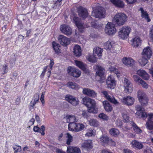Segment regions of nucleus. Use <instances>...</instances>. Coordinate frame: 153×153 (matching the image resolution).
<instances>
[{"instance_id": "f257e3e1", "label": "nucleus", "mask_w": 153, "mask_h": 153, "mask_svg": "<svg viewBox=\"0 0 153 153\" xmlns=\"http://www.w3.org/2000/svg\"><path fill=\"white\" fill-rule=\"evenodd\" d=\"M137 111L136 114L143 118L148 117V121L146 123V127L150 130L153 129V114H150L147 115L146 113L144 112V109L139 105L136 107Z\"/></svg>"}, {"instance_id": "f03ea898", "label": "nucleus", "mask_w": 153, "mask_h": 153, "mask_svg": "<svg viewBox=\"0 0 153 153\" xmlns=\"http://www.w3.org/2000/svg\"><path fill=\"white\" fill-rule=\"evenodd\" d=\"M82 103L88 108L89 113L96 114L98 112V108L96 106V102L93 99L85 97L82 100Z\"/></svg>"}, {"instance_id": "7ed1b4c3", "label": "nucleus", "mask_w": 153, "mask_h": 153, "mask_svg": "<svg viewBox=\"0 0 153 153\" xmlns=\"http://www.w3.org/2000/svg\"><path fill=\"white\" fill-rule=\"evenodd\" d=\"M127 16L123 13H118L114 16L113 21L118 26L123 25L127 20Z\"/></svg>"}, {"instance_id": "20e7f679", "label": "nucleus", "mask_w": 153, "mask_h": 153, "mask_svg": "<svg viewBox=\"0 0 153 153\" xmlns=\"http://www.w3.org/2000/svg\"><path fill=\"white\" fill-rule=\"evenodd\" d=\"M130 27L128 26H124L119 29L118 32L119 37L123 39H125L127 38L129 36L131 30Z\"/></svg>"}, {"instance_id": "39448f33", "label": "nucleus", "mask_w": 153, "mask_h": 153, "mask_svg": "<svg viewBox=\"0 0 153 153\" xmlns=\"http://www.w3.org/2000/svg\"><path fill=\"white\" fill-rule=\"evenodd\" d=\"M95 68L97 70L96 72V79L100 83H102L105 79L103 76L105 72V69L103 68L99 65L95 66Z\"/></svg>"}, {"instance_id": "423d86ee", "label": "nucleus", "mask_w": 153, "mask_h": 153, "mask_svg": "<svg viewBox=\"0 0 153 153\" xmlns=\"http://www.w3.org/2000/svg\"><path fill=\"white\" fill-rule=\"evenodd\" d=\"M74 23L78 27L79 31L81 32L83 31V29L88 27V26L85 24L79 18L74 16L73 18Z\"/></svg>"}, {"instance_id": "0eeeda50", "label": "nucleus", "mask_w": 153, "mask_h": 153, "mask_svg": "<svg viewBox=\"0 0 153 153\" xmlns=\"http://www.w3.org/2000/svg\"><path fill=\"white\" fill-rule=\"evenodd\" d=\"M105 13L104 8L100 7H97L95 10L93 8V11L92 12V16L96 18H102Z\"/></svg>"}, {"instance_id": "6e6552de", "label": "nucleus", "mask_w": 153, "mask_h": 153, "mask_svg": "<svg viewBox=\"0 0 153 153\" xmlns=\"http://www.w3.org/2000/svg\"><path fill=\"white\" fill-rule=\"evenodd\" d=\"M105 30V33L109 35L114 34L117 30L115 25L110 22H108L106 25Z\"/></svg>"}, {"instance_id": "1a4fd4ad", "label": "nucleus", "mask_w": 153, "mask_h": 153, "mask_svg": "<svg viewBox=\"0 0 153 153\" xmlns=\"http://www.w3.org/2000/svg\"><path fill=\"white\" fill-rule=\"evenodd\" d=\"M116 82L111 76H109L106 80V87L108 89H113L116 86Z\"/></svg>"}, {"instance_id": "9d476101", "label": "nucleus", "mask_w": 153, "mask_h": 153, "mask_svg": "<svg viewBox=\"0 0 153 153\" xmlns=\"http://www.w3.org/2000/svg\"><path fill=\"white\" fill-rule=\"evenodd\" d=\"M121 102L123 104L128 106L132 105L134 103V98L130 96L123 97L120 99Z\"/></svg>"}, {"instance_id": "9b49d317", "label": "nucleus", "mask_w": 153, "mask_h": 153, "mask_svg": "<svg viewBox=\"0 0 153 153\" xmlns=\"http://www.w3.org/2000/svg\"><path fill=\"white\" fill-rule=\"evenodd\" d=\"M65 100L74 106H76L79 104L78 99L71 95L68 94L65 96Z\"/></svg>"}, {"instance_id": "f8f14e48", "label": "nucleus", "mask_w": 153, "mask_h": 153, "mask_svg": "<svg viewBox=\"0 0 153 153\" xmlns=\"http://www.w3.org/2000/svg\"><path fill=\"white\" fill-rule=\"evenodd\" d=\"M123 85L126 93H131L132 90V84L128 79L125 78L123 80Z\"/></svg>"}, {"instance_id": "ddd939ff", "label": "nucleus", "mask_w": 153, "mask_h": 153, "mask_svg": "<svg viewBox=\"0 0 153 153\" xmlns=\"http://www.w3.org/2000/svg\"><path fill=\"white\" fill-rule=\"evenodd\" d=\"M60 29L62 33L68 36L71 35L72 34V31L71 28L66 25H61Z\"/></svg>"}, {"instance_id": "4468645a", "label": "nucleus", "mask_w": 153, "mask_h": 153, "mask_svg": "<svg viewBox=\"0 0 153 153\" xmlns=\"http://www.w3.org/2000/svg\"><path fill=\"white\" fill-rule=\"evenodd\" d=\"M58 40L60 44L64 46H66L70 44V39L62 35L59 36Z\"/></svg>"}, {"instance_id": "2eb2a0df", "label": "nucleus", "mask_w": 153, "mask_h": 153, "mask_svg": "<svg viewBox=\"0 0 153 153\" xmlns=\"http://www.w3.org/2000/svg\"><path fill=\"white\" fill-rule=\"evenodd\" d=\"M78 13L79 16L83 19H85L88 15L87 10L82 7H80L79 8Z\"/></svg>"}, {"instance_id": "dca6fc26", "label": "nucleus", "mask_w": 153, "mask_h": 153, "mask_svg": "<svg viewBox=\"0 0 153 153\" xmlns=\"http://www.w3.org/2000/svg\"><path fill=\"white\" fill-rule=\"evenodd\" d=\"M82 93L83 94L91 97H95L97 96V94L94 91L88 88H84L83 89Z\"/></svg>"}, {"instance_id": "f3484780", "label": "nucleus", "mask_w": 153, "mask_h": 153, "mask_svg": "<svg viewBox=\"0 0 153 153\" xmlns=\"http://www.w3.org/2000/svg\"><path fill=\"white\" fill-rule=\"evenodd\" d=\"M75 63L76 66L82 70L85 73L88 72V70L86 68V65L82 62L78 60H75Z\"/></svg>"}, {"instance_id": "a211bd4d", "label": "nucleus", "mask_w": 153, "mask_h": 153, "mask_svg": "<svg viewBox=\"0 0 153 153\" xmlns=\"http://www.w3.org/2000/svg\"><path fill=\"white\" fill-rule=\"evenodd\" d=\"M68 73L71 76L75 77H79L81 74V72L79 70L71 67H70Z\"/></svg>"}, {"instance_id": "6ab92c4d", "label": "nucleus", "mask_w": 153, "mask_h": 153, "mask_svg": "<svg viewBox=\"0 0 153 153\" xmlns=\"http://www.w3.org/2000/svg\"><path fill=\"white\" fill-rule=\"evenodd\" d=\"M152 51L149 47H147L144 48L142 53V56L143 57H146L149 59L152 55Z\"/></svg>"}, {"instance_id": "aec40b11", "label": "nucleus", "mask_w": 153, "mask_h": 153, "mask_svg": "<svg viewBox=\"0 0 153 153\" xmlns=\"http://www.w3.org/2000/svg\"><path fill=\"white\" fill-rule=\"evenodd\" d=\"M122 61L123 64L126 65H129L130 66H133L135 63L134 61L131 58L125 57L123 58Z\"/></svg>"}, {"instance_id": "412c9836", "label": "nucleus", "mask_w": 153, "mask_h": 153, "mask_svg": "<svg viewBox=\"0 0 153 153\" xmlns=\"http://www.w3.org/2000/svg\"><path fill=\"white\" fill-rule=\"evenodd\" d=\"M110 1L117 7L123 8L124 7L125 4L121 0H110Z\"/></svg>"}, {"instance_id": "4be33fe9", "label": "nucleus", "mask_w": 153, "mask_h": 153, "mask_svg": "<svg viewBox=\"0 0 153 153\" xmlns=\"http://www.w3.org/2000/svg\"><path fill=\"white\" fill-rule=\"evenodd\" d=\"M81 146L82 147L88 150H90L93 147L92 141L90 140L85 141L82 143Z\"/></svg>"}, {"instance_id": "5701e85b", "label": "nucleus", "mask_w": 153, "mask_h": 153, "mask_svg": "<svg viewBox=\"0 0 153 153\" xmlns=\"http://www.w3.org/2000/svg\"><path fill=\"white\" fill-rule=\"evenodd\" d=\"M137 74L144 79L147 80L149 79L148 74L144 70L140 69L138 70L137 71Z\"/></svg>"}, {"instance_id": "b1692460", "label": "nucleus", "mask_w": 153, "mask_h": 153, "mask_svg": "<svg viewBox=\"0 0 153 153\" xmlns=\"http://www.w3.org/2000/svg\"><path fill=\"white\" fill-rule=\"evenodd\" d=\"M102 104L105 111L107 112H110L112 110V105L107 101L102 102Z\"/></svg>"}, {"instance_id": "393cba45", "label": "nucleus", "mask_w": 153, "mask_h": 153, "mask_svg": "<svg viewBox=\"0 0 153 153\" xmlns=\"http://www.w3.org/2000/svg\"><path fill=\"white\" fill-rule=\"evenodd\" d=\"M73 53L76 56H79L81 55V48L79 45H75L73 48Z\"/></svg>"}, {"instance_id": "a878e982", "label": "nucleus", "mask_w": 153, "mask_h": 153, "mask_svg": "<svg viewBox=\"0 0 153 153\" xmlns=\"http://www.w3.org/2000/svg\"><path fill=\"white\" fill-rule=\"evenodd\" d=\"M39 99V94H35L33 99L30 102V109L34 108V106L36 104V102H38Z\"/></svg>"}, {"instance_id": "bb28decb", "label": "nucleus", "mask_w": 153, "mask_h": 153, "mask_svg": "<svg viewBox=\"0 0 153 153\" xmlns=\"http://www.w3.org/2000/svg\"><path fill=\"white\" fill-rule=\"evenodd\" d=\"M141 40L139 37H135L131 41L132 45L134 47H137L140 45L141 44Z\"/></svg>"}, {"instance_id": "cd10ccee", "label": "nucleus", "mask_w": 153, "mask_h": 153, "mask_svg": "<svg viewBox=\"0 0 153 153\" xmlns=\"http://www.w3.org/2000/svg\"><path fill=\"white\" fill-rule=\"evenodd\" d=\"M67 152L69 153H80L81 151L79 148L74 147H67Z\"/></svg>"}, {"instance_id": "c85d7f7f", "label": "nucleus", "mask_w": 153, "mask_h": 153, "mask_svg": "<svg viewBox=\"0 0 153 153\" xmlns=\"http://www.w3.org/2000/svg\"><path fill=\"white\" fill-rule=\"evenodd\" d=\"M102 50L99 47H96L93 50V54L95 56H98V57H101L102 56Z\"/></svg>"}, {"instance_id": "c756f323", "label": "nucleus", "mask_w": 153, "mask_h": 153, "mask_svg": "<svg viewBox=\"0 0 153 153\" xmlns=\"http://www.w3.org/2000/svg\"><path fill=\"white\" fill-rule=\"evenodd\" d=\"M114 42L109 40L105 44L104 48L106 50H110L114 47Z\"/></svg>"}, {"instance_id": "7c9ffc66", "label": "nucleus", "mask_w": 153, "mask_h": 153, "mask_svg": "<svg viewBox=\"0 0 153 153\" xmlns=\"http://www.w3.org/2000/svg\"><path fill=\"white\" fill-rule=\"evenodd\" d=\"M131 144L133 147L138 149H141L143 147V145L141 143L136 140H133L131 143Z\"/></svg>"}, {"instance_id": "2f4dec72", "label": "nucleus", "mask_w": 153, "mask_h": 153, "mask_svg": "<svg viewBox=\"0 0 153 153\" xmlns=\"http://www.w3.org/2000/svg\"><path fill=\"white\" fill-rule=\"evenodd\" d=\"M52 46L56 53L58 54L61 53V51L59 49L60 46V45L57 43L53 41L52 42Z\"/></svg>"}, {"instance_id": "473e14b6", "label": "nucleus", "mask_w": 153, "mask_h": 153, "mask_svg": "<svg viewBox=\"0 0 153 153\" xmlns=\"http://www.w3.org/2000/svg\"><path fill=\"white\" fill-rule=\"evenodd\" d=\"M109 140L108 137L105 134L102 135L100 138L101 143L103 145H105V144H108Z\"/></svg>"}, {"instance_id": "72a5a7b5", "label": "nucleus", "mask_w": 153, "mask_h": 153, "mask_svg": "<svg viewBox=\"0 0 153 153\" xmlns=\"http://www.w3.org/2000/svg\"><path fill=\"white\" fill-rule=\"evenodd\" d=\"M140 10L141 11L142 16L143 18H145L147 22H149L150 21V20L149 19V15L142 8H141L140 9Z\"/></svg>"}, {"instance_id": "f704fd0d", "label": "nucleus", "mask_w": 153, "mask_h": 153, "mask_svg": "<svg viewBox=\"0 0 153 153\" xmlns=\"http://www.w3.org/2000/svg\"><path fill=\"white\" fill-rule=\"evenodd\" d=\"M148 58L142 56V57L139 59L138 62L141 66H144L148 63Z\"/></svg>"}, {"instance_id": "c9c22d12", "label": "nucleus", "mask_w": 153, "mask_h": 153, "mask_svg": "<svg viewBox=\"0 0 153 153\" xmlns=\"http://www.w3.org/2000/svg\"><path fill=\"white\" fill-rule=\"evenodd\" d=\"M67 122L74 123L76 121V119L75 116L71 115H67L66 117Z\"/></svg>"}, {"instance_id": "e433bc0d", "label": "nucleus", "mask_w": 153, "mask_h": 153, "mask_svg": "<svg viewBox=\"0 0 153 153\" xmlns=\"http://www.w3.org/2000/svg\"><path fill=\"white\" fill-rule=\"evenodd\" d=\"M67 86L73 89H76L78 88L77 84L73 82H69L67 84Z\"/></svg>"}, {"instance_id": "4c0bfd02", "label": "nucleus", "mask_w": 153, "mask_h": 153, "mask_svg": "<svg viewBox=\"0 0 153 153\" xmlns=\"http://www.w3.org/2000/svg\"><path fill=\"white\" fill-rule=\"evenodd\" d=\"M89 122L91 126L95 127H97L99 126V123L96 119H91Z\"/></svg>"}, {"instance_id": "58836bf2", "label": "nucleus", "mask_w": 153, "mask_h": 153, "mask_svg": "<svg viewBox=\"0 0 153 153\" xmlns=\"http://www.w3.org/2000/svg\"><path fill=\"white\" fill-rule=\"evenodd\" d=\"M105 97L106 98L108 101L113 103L116 104L118 103L117 101L115 100L114 97H110L108 94Z\"/></svg>"}, {"instance_id": "ea45409f", "label": "nucleus", "mask_w": 153, "mask_h": 153, "mask_svg": "<svg viewBox=\"0 0 153 153\" xmlns=\"http://www.w3.org/2000/svg\"><path fill=\"white\" fill-rule=\"evenodd\" d=\"M146 97L145 94L143 91L139 90L137 92V97L139 100Z\"/></svg>"}, {"instance_id": "a19ab883", "label": "nucleus", "mask_w": 153, "mask_h": 153, "mask_svg": "<svg viewBox=\"0 0 153 153\" xmlns=\"http://www.w3.org/2000/svg\"><path fill=\"white\" fill-rule=\"evenodd\" d=\"M84 128L85 126L84 125L80 123H76L75 131H78L82 130Z\"/></svg>"}, {"instance_id": "79ce46f5", "label": "nucleus", "mask_w": 153, "mask_h": 153, "mask_svg": "<svg viewBox=\"0 0 153 153\" xmlns=\"http://www.w3.org/2000/svg\"><path fill=\"white\" fill-rule=\"evenodd\" d=\"M98 117L104 120L107 121L109 119V117L105 114L102 113L99 114Z\"/></svg>"}, {"instance_id": "37998d69", "label": "nucleus", "mask_w": 153, "mask_h": 153, "mask_svg": "<svg viewBox=\"0 0 153 153\" xmlns=\"http://www.w3.org/2000/svg\"><path fill=\"white\" fill-rule=\"evenodd\" d=\"M76 123H69L68 125V129L72 131H75Z\"/></svg>"}, {"instance_id": "c03bdc74", "label": "nucleus", "mask_w": 153, "mask_h": 153, "mask_svg": "<svg viewBox=\"0 0 153 153\" xmlns=\"http://www.w3.org/2000/svg\"><path fill=\"white\" fill-rule=\"evenodd\" d=\"M132 126L133 127L134 130L136 133L139 134L142 132V130L135 123H133Z\"/></svg>"}, {"instance_id": "a18cd8bd", "label": "nucleus", "mask_w": 153, "mask_h": 153, "mask_svg": "<svg viewBox=\"0 0 153 153\" xmlns=\"http://www.w3.org/2000/svg\"><path fill=\"white\" fill-rule=\"evenodd\" d=\"M139 101L140 102L142 105L143 106L146 105L148 103V99L146 96L144 97V98L139 100Z\"/></svg>"}, {"instance_id": "49530a36", "label": "nucleus", "mask_w": 153, "mask_h": 153, "mask_svg": "<svg viewBox=\"0 0 153 153\" xmlns=\"http://www.w3.org/2000/svg\"><path fill=\"white\" fill-rule=\"evenodd\" d=\"M66 137L67 138L66 143L68 145H70L72 141L73 137L71 134H67Z\"/></svg>"}, {"instance_id": "de8ad7c7", "label": "nucleus", "mask_w": 153, "mask_h": 153, "mask_svg": "<svg viewBox=\"0 0 153 153\" xmlns=\"http://www.w3.org/2000/svg\"><path fill=\"white\" fill-rule=\"evenodd\" d=\"M95 56H88V57L87 58L88 60L90 62L93 63L95 62H97V59L95 57Z\"/></svg>"}, {"instance_id": "09e8293b", "label": "nucleus", "mask_w": 153, "mask_h": 153, "mask_svg": "<svg viewBox=\"0 0 153 153\" xmlns=\"http://www.w3.org/2000/svg\"><path fill=\"white\" fill-rule=\"evenodd\" d=\"M119 131L116 128H111L109 130L110 134H119Z\"/></svg>"}, {"instance_id": "8fccbe9b", "label": "nucleus", "mask_w": 153, "mask_h": 153, "mask_svg": "<svg viewBox=\"0 0 153 153\" xmlns=\"http://www.w3.org/2000/svg\"><path fill=\"white\" fill-rule=\"evenodd\" d=\"M2 74L6 73L7 71V65L6 64H4L2 69L1 70Z\"/></svg>"}, {"instance_id": "3c124183", "label": "nucleus", "mask_w": 153, "mask_h": 153, "mask_svg": "<svg viewBox=\"0 0 153 153\" xmlns=\"http://www.w3.org/2000/svg\"><path fill=\"white\" fill-rule=\"evenodd\" d=\"M13 148L16 152L21 151V146H19L13 145Z\"/></svg>"}, {"instance_id": "603ef678", "label": "nucleus", "mask_w": 153, "mask_h": 153, "mask_svg": "<svg viewBox=\"0 0 153 153\" xmlns=\"http://www.w3.org/2000/svg\"><path fill=\"white\" fill-rule=\"evenodd\" d=\"M133 78L135 81L139 83L141 82L142 79H140L139 76L137 75H133Z\"/></svg>"}, {"instance_id": "864d4df0", "label": "nucleus", "mask_w": 153, "mask_h": 153, "mask_svg": "<svg viewBox=\"0 0 153 153\" xmlns=\"http://www.w3.org/2000/svg\"><path fill=\"white\" fill-rule=\"evenodd\" d=\"M45 130V127L44 126H41L40 128H39V132L41 134H45L44 132Z\"/></svg>"}, {"instance_id": "5fc2aeb1", "label": "nucleus", "mask_w": 153, "mask_h": 153, "mask_svg": "<svg viewBox=\"0 0 153 153\" xmlns=\"http://www.w3.org/2000/svg\"><path fill=\"white\" fill-rule=\"evenodd\" d=\"M139 84H141L142 86L145 88H147L148 87V85L142 79L141 80Z\"/></svg>"}, {"instance_id": "6e6d98bb", "label": "nucleus", "mask_w": 153, "mask_h": 153, "mask_svg": "<svg viewBox=\"0 0 153 153\" xmlns=\"http://www.w3.org/2000/svg\"><path fill=\"white\" fill-rule=\"evenodd\" d=\"M122 117L126 122H128L129 121V117L126 114H122Z\"/></svg>"}, {"instance_id": "4d7b16f0", "label": "nucleus", "mask_w": 153, "mask_h": 153, "mask_svg": "<svg viewBox=\"0 0 153 153\" xmlns=\"http://www.w3.org/2000/svg\"><path fill=\"white\" fill-rule=\"evenodd\" d=\"M45 92H43L42 93V95L41 96L40 100L41 101L42 104H43L45 103V101L44 100V95L45 94Z\"/></svg>"}, {"instance_id": "13d9d810", "label": "nucleus", "mask_w": 153, "mask_h": 153, "mask_svg": "<svg viewBox=\"0 0 153 153\" xmlns=\"http://www.w3.org/2000/svg\"><path fill=\"white\" fill-rule=\"evenodd\" d=\"M89 112L88 111H83L82 114V116L86 118H87L88 117V113Z\"/></svg>"}, {"instance_id": "bf43d9fd", "label": "nucleus", "mask_w": 153, "mask_h": 153, "mask_svg": "<svg viewBox=\"0 0 153 153\" xmlns=\"http://www.w3.org/2000/svg\"><path fill=\"white\" fill-rule=\"evenodd\" d=\"M108 144L112 146L115 145V142L111 139L109 140Z\"/></svg>"}, {"instance_id": "052dcab7", "label": "nucleus", "mask_w": 153, "mask_h": 153, "mask_svg": "<svg viewBox=\"0 0 153 153\" xmlns=\"http://www.w3.org/2000/svg\"><path fill=\"white\" fill-rule=\"evenodd\" d=\"M144 153H153V152L150 148H147L144 150Z\"/></svg>"}, {"instance_id": "680f3d73", "label": "nucleus", "mask_w": 153, "mask_h": 153, "mask_svg": "<svg viewBox=\"0 0 153 153\" xmlns=\"http://www.w3.org/2000/svg\"><path fill=\"white\" fill-rule=\"evenodd\" d=\"M34 119L32 118L30 121L28 122V124L29 125V127H30V126H32L34 124V122L35 121Z\"/></svg>"}, {"instance_id": "e2e57ef3", "label": "nucleus", "mask_w": 153, "mask_h": 153, "mask_svg": "<svg viewBox=\"0 0 153 153\" xmlns=\"http://www.w3.org/2000/svg\"><path fill=\"white\" fill-rule=\"evenodd\" d=\"M127 3L128 4H132L136 1L137 0H125Z\"/></svg>"}, {"instance_id": "0e129e2a", "label": "nucleus", "mask_w": 153, "mask_h": 153, "mask_svg": "<svg viewBox=\"0 0 153 153\" xmlns=\"http://www.w3.org/2000/svg\"><path fill=\"white\" fill-rule=\"evenodd\" d=\"M95 133H96V131L95 130L90 128L89 129V131L86 134H94Z\"/></svg>"}, {"instance_id": "69168bd1", "label": "nucleus", "mask_w": 153, "mask_h": 153, "mask_svg": "<svg viewBox=\"0 0 153 153\" xmlns=\"http://www.w3.org/2000/svg\"><path fill=\"white\" fill-rule=\"evenodd\" d=\"M149 34L150 37L153 39V25L152 26L150 30Z\"/></svg>"}, {"instance_id": "338daca9", "label": "nucleus", "mask_w": 153, "mask_h": 153, "mask_svg": "<svg viewBox=\"0 0 153 153\" xmlns=\"http://www.w3.org/2000/svg\"><path fill=\"white\" fill-rule=\"evenodd\" d=\"M123 151L124 153H134L132 151L128 149H124Z\"/></svg>"}, {"instance_id": "774afa93", "label": "nucleus", "mask_w": 153, "mask_h": 153, "mask_svg": "<svg viewBox=\"0 0 153 153\" xmlns=\"http://www.w3.org/2000/svg\"><path fill=\"white\" fill-rule=\"evenodd\" d=\"M39 128L37 126H34L33 128V131L36 132H39Z\"/></svg>"}]
</instances>
